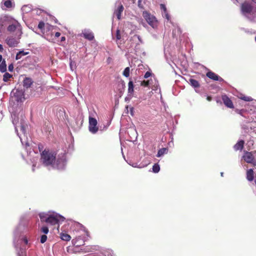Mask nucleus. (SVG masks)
Wrapping results in <instances>:
<instances>
[{
    "label": "nucleus",
    "instance_id": "a211bd4d",
    "mask_svg": "<svg viewBox=\"0 0 256 256\" xmlns=\"http://www.w3.org/2000/svg\"><path fill=\"white\" fill-rule=\"evenodd\" d=\"M254 171L253 170L250 168L246 172V179L249 182H252L254 180Z\"/></svg>",
    "mask_w": 256,
    "mask_h": 256
},
{
    "label": "nucleus",
    "instance_id": "ea45409f",
    "mask_svg": "<svg viewBox=\"0 0 256 256\" xmlns=\"http://www.w3.org/2000/svg\"><path fill=\"white\" fill-rule=\"evenodd\" d=\"M8 70L10 72H12L13 70V69H14V66H13V64H10L8 66Z\"/></svg>",
    "mask_w": 256,
    "mask_h": 256
},
{
    "label": "nucleus",
    "instance_id": "4c0bfd02",
    "mask_svg": "<svg viewBox=\"0 0 256 256\" xmlns=\"http://www.w3.org/2000/svg\"><path fill=\"white\" fill-rule=\"evenodd\" d=\"M116 37L118 40H120L121 36L120 34V31L119 30H117L116 31Z\"/></svg>",
    "mask_w": 256,
    "mask_h": 256
},
{
    "label": "nucleus",
    "instance_id": "49530a36",
    "mask_svg": "<svg viewBox=\"0 0 256 256\" xmlns=\"http://www.w3.org/2000/svg\"><path fill=\"white\" fill-rule=\"evenodd\" d=\"M2 50H3L2 46L0 44V52H2Z\"/></svg>",
    "mask_w": 256,
    "mask_h": 256
},
{
    "label": "nucleus",
    "instance_id": "58836bf2",
    "mask_svg": "<svg viewBox=\"0 0 256 256\" xmlns=\"http://www.w3.org/2000/svg\"><path fill=\"white\" fill-rule=\"evenodd\" d=\"M130 166H132L134 168H142V166H140L138 163H133L132 164H130Z\"/></svg>",
    "mask_w": 256,
    "mask_h": 256
},
{
    "label": "nucleus",
    "instance_id": "7ed1b4c3",
    "mask_svg": "<svg viewBox=\"0 0 256 256\" xmlns=\"http://www.w3.org/2000/svg\"><path fill=\"white\" fill-rule=\"evenodd\" d=\"M41 222H46L52 226L58 225L60 222H64L65 220L62 216L57 214H48L45 213L39 214ZM59 226H58V227Z\"/></svg>",
    "mask_w": 256,
    "mask_h": 256
},
{
    "label": "nucleus",
    "instance_id": "7c9ffc66",
    "mask_svg": "<svg viewBox=\"0 0 256 256\" xmlns=\"http://www.w3.org/2000/svg\"><path fill=\"white\" fill-rule=\"evenodd\" d=\"M44 26H45V24L42 21L40 22L38 24V28H40L42 32L43 33H44Z\"/></svg>",
    "mask_w": 256,
    "mask_h": 256
},
{
    "label": "nucleus",
    "instance_id": "39448f33",
    "mask_svg": "<svg viewBox=\"0 0 256 256\" xmlns=\"http://www.w3.org/2000/svg\"><path fill=\"white\" fill-rule=\"evenodd\" d=\"M154 80L155 82V84L154 85V87L152 86V82H153V80L150 78L149 80H137L136 78L134 79V80L133 81L134 84H138V85L137 86V87L138 88L139 86H148L150 87L152 90H157V88L158 86V84L156 82V80L155 78H154Z\"/></svg>",
    "mask_w": 256,
    "mask_h": 256
},
{
    "label": "nucleus",
    "instance_id": "e433bc0d",
    "mask_svg": "<svg viewBox=\"0 0 256 256\" xmlns=\"http://www.w3.org/2000/svg\"><path fill=\"white\" fill-rule=\"evenodd\" d=\"M152 75V72L148 71V72H146L144 75V78H148L150 76H151Z\"/></svg>",
    "mask_w": 256,
    "mask_h": 256
},
{
    "label": "nucleus",
    "instance_id": "cd10ccee",
    "mask_svg": "<svg viewBox=\"0 0 256 256\" xmlns=\"http://www.w3.org/2000/svg\"><path fill=\"white\" fill-rule=\"evenodd\" d=\"M12 77V75L10 74L8 72H6L3 76V80L4 82H8L10 78Z\"/></svg>",
    "mask_w": 256,
    "mask_h": 256
},
{
    "label": "nucleus",
    "instance_id": "9d476101",
    "mask_svg": "<svg viewBox=\"0 0 256 256\" xmlns=\"http://www.w3.org/2000/svg\"><path fill=\"white\" fill-rule=\"evenodd\" d=\"M160 8L162 11V14L164 18H166L168 22H170V16L168 14L166 8L164 4H160Z\"/></svg>",
    "mask_w": 256,
    "mask_h": 256
},
{
    "label": "nucleus",
    "instance_id": "4be33fe9",
    "mask_svg": "<svg viewBox=\"0 0 256 256\" xmlns=\"http://www.w3.org/2000/svg\"><path fill=\"white\" fill-rule=\"evenodd\" d=\"M168 148H164L160 149L156 154V156L158 158L163 156L164 154H166L168 152Z\"/></svg>",
    "mask_w": 256,
    "mask_h": 256
},
{
    "label": "nucleus",
    "instance_id": "2eb2a0df",
    "mask_svg": "<svg viewBox=\"0 0 256 256\" xmlns=\"http://www.w3.org/2000/svg\"><path fill=\"white\" fill-rule=\"evenodd\" d=\"M206 76L214 80H217L219 82H224V80L222 78L219 76L218 74H216L214 72H208L206 73Z\"/></svg>",
    "mask_w": 256,
    "mask_h": 256
},
{
    "label": "nucleus",
    "instance_id": "6e6552de",
    "mask_svg": "<svg viewBox=\"0 0 256 256\" xmlns=\"http://www.w3.org/2000/svg\"><path fill=\"white\" fill-rule=\"evenodd\" d=\"M88 128L89 130L92 132V134L96 133L98 130V127L97 126L98 122L97 120L90 116H89L88 118Z\"/></svg>",
    "mask_w": 256,
    "mask_h": 256
},
{
    "label": "nucleus",
    "instance_id": "5fc2aeb1",
    "mask_svg": "<svg viewBox=\"0 0 256 256\" xmlns=\"http://www.w3.org/2000/svg\"><path fill=\"white\" fill-rule=\"evenodd\" d=\"M70 66L71 68H72V62H70Z\"/></svg>",
    "mask_w": 256,
    "mask_h": 256
},
{
    "label": "nucleus",
    "instance_id": "6ab92c4d",
    "mask_svg": "<svg viewBox=\"0 0 256 256\" xmlns=\"http://www.w3.org/2000/svg\"><path fill=\"white\" fill-rule=\"evenodd\" d=\"M244 144V141L240 140L238 141L234 146V150H242L243 148Z\"/></svg>",
    "mask_w": 256,
    "mask_h": 256
},
{
    "label": "nucleus",
    "instance_id": "a19ab883",
    "mask_svg": "<svg viewBox=\"0 0 256 256\" xmlns=\"http://www.w3.org/2000/svg\"><path fill=\"white\" fill-rule=\"evenodd\" d=\"M134 36H136L137 37V38H138L139 42L141 43V44H142L143 43V41L142 40V38H140V36L138 35H135Z\"/></svg>",
    "mask_w": 256,
    "mask_h": 256
},
{
    "label": "nucleus",
    "instance_id": "6e6d98bb",
    "mask_svg": "<svg viewBox=\"0 0 256 256\" xmlns=\"http://www.w3.org/2000/svg\"><path fill=\"white\" fill-rule=\"evenodd\" d=\"M237 2H238L240 0H236Z\"/></svg>",
    "mask_w": 256,
    "mask_h": 256
},
{
    "label": "nucleus",
    "instance_id": "5701e85b",
    "mask_svg": "<svg viewBox=\"0 0 256 256\" xmlns=\"http://www.w3.org/2000/svg\"><path fill=\"white\" fill-rule=\"evenodd\" d=\"M12 7V3L10 0H6L4 2V6H2V10H5L6 8H10Z\"/></svg>",
    "mask_w": 256,
    "mask_h": 256
},
{
    "label": "nucleus",
    "instance_id": "603ef678",
    "mask_svg": "<svg viewBox=\"0 0 256 256\" xmlns=\"http://www.w3.org/2000/svg\"><path fill=\"white\" fill-rule=\"evenodd\" d=\"M220 175H221V176H223V175H224V172H222L220 173Z\"/></svg>",
    "mask_w": 256,
    "mask_h": 256
},
{
    "label": "nucleus",
    "instance_id": "2f4dec72",
    "mask_svg": "<svg viewBox=\"0 0 256 256\" xmlns=\"http://www.w3.org/2000/svg\"><path fill=\"white\" fill-rule=\"evenodd\" d=\"M7 29L8 32H14L16 29V26L14 24H10L8 26Z\"/></svg>",
    "mask_w": 256,
    "mask_h": 256
},
{
    "label": "nucleus",
    "instance_id": "412c9836",
    "mask_svg": "<svg viewBox=\"0 0 256 256\" xmlns=\"http://www.w3.org/2000/svg\"><path fill=\"white\" fill-rule=\"evenodd\" d=\"M12 122L14 124L15 126V128L16 130H17L18 128L20 127V130H22L23 132H24V126L22 123H20L19 125L18 121L15 119L13 120Z\"/></svg>",
    "mask_w": 256,
    "mask_h": 256
},
{
    "label": "nucleus",
    "instance_id": "c9c22d12",
    "mask_svg": "<svg viewBox=\"0 0 256 256\" xmlns=\"http://www.w3.org/2000/svg\"><path fill=\"white\" fill-rule=\"evenodd\" d=\"M47 240V236L45 234L42 235L40 237V242L42 244L44 243Z\"/></svg>",
    "mask_w": 256,
    "mask_h": 256
},
{
    "label": "nucleus",
    "instance_id": "f704fd0d",
    "mask_svg": "<svg viewBox=\"0 0 256 256\" xmlns=\"http://www.w3.org/2000/svg\"><path fill=\"white\" fill-rule=\"evenodd\" d=\"M240 98L246 102H250L252 100V98L250 96H244L241 97Z\"/></svg>",
    "mask_w": 256,
    "mask_h": 256
},
{
    "label": "nucleus",
    "instance_id": "f257e3e1",
    "mask_svg": "<svg viewBox=\"0 0 256 256\" xmlns=\"http://www.w3.org/2000/svg\"><path fill=\"white\" fill-rule=\"evenodd\" d=\"M56 152L45 149L40 153V160L45 166H51L58 169L62 168L66 164V156L64 154L56 157Z\"/></svg>",
    "mask_w": 256,
    "mask_h": 256
},
{
    "label": "nucleus",
    "instance_id": "9b49d317",
    "mask_svg": "<svg viewBox=\"0 0 256 256\" xmlns=\"http://www.w3.org/2000/svg\"><path fill=\"white\" fill-rule=\"evenodd\" d=\"M6 42V44L10 47H16L18 44V41L15 38L12 36L8 37Z\"/></svg>",
    "mask_w": 256,
    "mask_h": 256
},
{
    "label": "nucleus",
    "instance_id": "bb28decb",
    "mask_svg": "<svg viewBox=\"0 0 256 256\" xmlns=\"http://www.w3.org/2000/svg\"><path fill=\"white\" fill-rule=\"evenodd\" d=\"M28 52H24V51H20L16 55V60L20 59L22 56H26L28 54Z\"/></svg>",
    "mask_w": 256,
    "mask_h": 256
},
{
    "label": "nucleus",
    "instance_id": "3c124183",
    "mask_svg": "<svg viewBox=\"0 0 256 256\" xmlns=\"http://www.w3.org/2000/svg\"><path fill=\"white\" fill-rule=\"evenodd\" d=\"M254 3L256 4V0H252Z\"/></svg>",
    "mask_w": 256,
    "mask_h": 256
},
{
    "label": "nucleus",
    "instance_id": "dca6fc26",
    "mask_svg": "<svg viewBox=\"0 0 256 256\" xmlns=\"http://www.w3.org/2000/svg\"><path fill=\"white\" fill-rule=\"evenodd\" d=\"M33 83L32 79L30 78H26L23 81V86L26 88H29L31 86Z\"/></svg>",
    "mask_w": 256,
    "mask_h": 256
},
{
    "label": "nucleus",
    "instance_id": "c85d7f7f",
    "mask_svg": "<svg viewBox=\"0 0 256 256\" xmlns=\"http://www.w3.org/2000/svg\"><path fill=\"white\" fill-rule=\"evenodd\" d=\"M160 170V166L158 164H155L152 166V172L154 173H158Z\"/></svg>",
    "mask_w": 256,
    "mask_h": 256
},
{
    "label": "nucleus",
    "instance_id": "72a5a7b5",
    "mask_svg": "<svg viewBox=\"0 0 256 256\" xmlns=\"http://www.w3.org/2000/svg\"><path fill=\"white\" fill-rule=\"evenodd\" d=\"M40 231L45 234H47L49 230L47 226H44L41 228Z\"/></svg>",
    "mask_w": 256,
    "mask_h": 256
},
{
    "label": "nucleus",
    "instance_id": "393cba45",
    "mask_svg": "<svg viewBox=\"0 0 256 256\" xmlns=\"http://www.w3.org/2000/svg\"><path fill=\"white\" fill-rule=\"evenodd\" d=\"M6 70V64L4 60L0 63V72H4Z\"/></svg>",
    "mask_w": 256,
    "mask_h": 256
},
{
    "label": "nucleus",
    "instance_id": "79ce46f5",
    "mask_svg": "<svg viewBox=\"0 0 256 256\" xmlns=\"http://www.w3.org/2000/svg\"><path fill=\"white\" fill-rule=\"evenodd\" d=\"M61 35V34L59 32H56L54 34L55 38H58Z\"/></svg>",
    "mask_w": 256,
    "mask_h": 256
},
{
    "label": "nucleus",
    "instance_id": "20e7f679",
    "mask_svg": "<svg viewBox=\"0 0 256 256\" xmlns=\"http://www.w3.org/2000/svg\"><path fill=\"white\" fill-rule=\"evenodd\" d=\"M252 10V6L247 2H244L241 6V12L242 15L250 21H253L256 18Z\"/></svg>",
    "mask_w": 256,
    "mask_h": 256
},
{
    "label": "nucleus",
    "instance_id": "0eeeda50",
    "mask_svg": "<svg viewBox=\"0 0 256 256\" xmlns=\"http://www.w3.org/2000/svg\"><path fill=\"white\" fill-rule=\"evenodd\" d=\"M124 8L120 2L116 4L115 10L114 14L116 16L118 20H120L124 18Z\"/></svg>",
    "mask_w": 256,
    "mask_h": 256
},
{
    "label": "nucleus",
    "instance_id": "4d7b16f0",
    "mask_svg": "<svg viewBox=\"0 0 256 256\" xmlns=\"http://www.w3.org/2000/svg\"><path fill=\"white\" fill-rule=\"evenodd\" d=\"M174 34H175L174 30L173 31Z\"/></svg>",
    "mask_w": 256,
    "mask_h": 256
},
{
    "label": "nucleus",
    "instance_id": "37998d69",
    "mask_svg": "<svg viewBox=\"0 0 256 256\" xmlns=\"http://www.w3.org/2000/svg\"><path fill=\"white\" fill-rule=\"evenodd\" d=\"M66 40V37L65 36H62L60 38V42H64Z\"/></svg>",
    "mask_w": 256,
    "mask_h": 256
},
{
    "label": "nucleus",
    "instance_id": "f03ea898",
    "mask_svg": "<svg viewBox=\"0 0 256 256\" xmlns=\"http://www.w3.org/2000/svg\"><path fill=\"white\" fill-rule=\"evenodd\" d=\"M73 232L76 234V238L72 240V243L76 246H83L84 244L85 237L84 235L90 236V234L88 230L82 225L78 224L74 226Z\"/></svg>",
    "mask_w": 256,
    "mask_h": 256
},
{
    "label": "nucleus",
    "instance_id": "b1692460",
    "mask_svg": "<svg viewBox=\"0 0 256 256\" xmlns=\"http://www.w3.org/2000/svg\"><path fill=\"white\" fill-rule=\"evenodd\" d=\"M190 84L194 88H197L200 87V84L196 80L190 78L189 80Z\"/></svg>",
    "mask_w": 256,
    "mask_h": 256
},
{
    "label": "nucleus",
    "instance_id": "f3484780",
    "mask_svg": "<svg viewBox=\"0 0 256 256\" xmlns=\"http://www.w3.org/2000/svg\"><path fill=\"white\" fill-rule=\"evenodd\" d=\"M82 34L84 37L89 40H92L94 38V34L91 32L84 31Z\"/></svg>",
    "mask_w": 256,
    "mask_h": 256
},
{
    "label": "nucleus",
    "instance_id": "c756f323",
    "mask_svg": "<svg viewBox=\"0 0 256 256\" xmlns=\"http://www.w3.org/2000/svg\"><path fill=\"white\" fill-rule=\"evenodd\" d=\"M130 68L129 67H126L124 68L122 74L126 78H128L130 76Z\"/></svg>",
    "mask_w": 256,
    "mask_h": 256
},
{
    "label": "nucleus",
    "instance_id": "de8ad7c7",
    "mask_svg": "<svg viewBox=\"0 0 256 256\" xmlns=\"http://www.w3.org/2000/svg\"><path fill=\"white\" fill-rule=\"evenodd\" d=\"M2 56L1 54H0V63L2 62Z\"/></svg>",
    "mask_w": 256,
    "mask_h": 256
},
{
    "label": "nucleus",
    "instance_id": "4468645a",
    "mask_svg": "<svg viewBox=\"0 0 256 256\" xmlns=\"http://www.w3.org/2000/svg\"><path fill=\"white\" fill-rule=\"evenodd\" d=\"M138 84H134V82L130 80L128 83V96H132L134 92V88H137Z\"/></svg>",
    "mask_w": 256,
    "mask_h": 256
},
{
    "label": "nucleus",
    "instance_id": "8fccbe9b",
    "mask_svg": "<svg viewBox=\"0 0 256 256\" xmlns=\"http://www.w3.org/2000/svg\"><path fill=\"white\" fill-rule=\"evenodd\" d=\"M177 30H178V32L181 33V32H180V28H177Z\"/></svg>",
    "mask_w": 256,
    "mask_h": 256
},
{
    "label": "nucleus",
    "instance_id": "423d86ee",
    "mask_svg": "<svg viewBox=\"0 0 256 256\" xmlns=\"http://www.w3.org/2000/svg\"><path fill=\"white\" fill-rule=\"evenodd\" d=\"M142 16L146 22L153 28H156L158 26V21L156 17L150 14L147 11H144Z\"/></svg>",
    "mask_w": 256,
    "mask_h": 256
},
{
    "label": "nucleus",
    "instance_id": "09e8293b",
    "mask_svg": "<svg viewBox=\"0 0 256 256\" xmlns=\"http://www.w3.org/2000/svg\"><path fill=\"white\" fill-rule=\"evenodd\" d=\"M207 100H208V101H210L211 100H212V98L210 97V96H208L207 98Z\"/></svg>",
    "mask_w": 256,
    "mask_h": 256
},
{
    "label": "nucleus",
    "instance_id": "13d9d810",
    "mask_svg": "<svg viewBox=\"0 0 256 256\" xmlns=\"http://www.w3.org/2000/svg\"><path fill=\"white\" fill-rule=\"evenodd\" d=\"M18 256H20V255Z\"/></svg>",
    "mask_w": 256,
    "mask_h": 256
},
{
    "label": "nucleus",
    "instance_id": "f8f14e48",
    "mask_svg": "<svg viewBox=\"0 0 256 256\" xmlns=\"http://www.w3.org/2000/svg\"><path fill=\"white\" fill-rule=\"evenodd\" d=\"M222 99L226 106L230 108H234V104L232 101L226 95H222Z\"/></svg>",
    "mask_w": 256,
    "mask_h": 256
},
{
    "label": "nucleus",
    "instance_id": "864d4df0",
    "mask_svg": "<svg viewBox=\"0 0 256 256\" xmlns=\"http://www.w3.org/2000/svg\"><path fill=\"white\" fill-rule=\"evenodd\" d=\"M25 242H26V244H27V243H28V240H25Z\"/></svg>",
    "mask_w": 256,
    "mask_h": 256
},
{
    "label": "nucleus",
    "instance_id": "473e14b6",
    "mask_svg": "<svg viewBox=\"0 0 256 256\" xmlns=\"http://www.w3.org/2000/svg\"><path fill=\"white\" fill-rule=\"evenodd\" d=\"M118 86H120L119 90H120V92L122 93L124 89V81H122L120 83L118 84Z\"/></svg>",
    "mask_w": 256,
    "mask_h": 256
},
{
    "label": "nucleus",
    "instance_id": "a878e982",
    "mask_svg": "<svg viewBox=\"0 0 256 256\" xmlns=\"http://www.w3.org/2000/svg\"><path fill=\"white\" fill-rule=\"evenodd\" d=\"M60 236L62 240L65 241H69L71 238L69 234L63 232H62L60 234Z\"/></svg>",
    "mask_w": 256,
    "mask_h": 256
},
{
    "label": "nucleus",
    "instance_id": "a18cd8bd",
    "mask_svg": "<svg viewBox=\"0 0 256 256\" xmlns=\"http://www.w3.org/2000/svg\"><path fill=\"white\" fill-rule=\"evenodd\" d=\"M133 110H134V108H130V114L132 116L133 115Z\"/></svg>",
    "mask_w": 256,
    "mask_h": 256
},
{
    "label": "nucleus",
    "instance_id": "c03bdc74",
    "mask_svg": "<svg viewBox=\"0 0 256 256\" xmlns=\"http://www.w3.org/2000/svg\"><path fill=\"white\" fill-rule=\"evenodd\" d=\"M243 111H244V110H238V112L240 114V115L242 116V112H243Z\"/></svg>",
    "mask_w": 256,
    "mask_h": 256
},
{
    "label": "nucleus",
    "instance_id": "aec40b11",
    "mask_svg": "<svg viewBox=\"0 0 256 256\" xmlns=\"http://www.w3.org/2000/svg\"><path fill=\"white\" fill-rule=\"evenodd\" d=\"M148 2L146 0H138V6L140 9H144L145 6L148 5Z\"/></svg>",
    "mask_w": 256,
    "mask_h": 256
},
{
    "label": "nucleus",
    "instance_id": "1a4fd4ad",
    "mask_svg": "<svg viewBox=\"0 0 256 256\" xmlns=\"http://www.w3.org/2000/svg\"><path fill=\"white\" fill-rule=\"evenodd\" d=\"M242 158L247 163L252 164L254 162V158L252 152H244Z\"/></svg>",
    "mask_w": 256,
    "mask_h": 256
},
{
    "label": "nucleus",
    "instance_id": "ddd939ff",
    "mask_svg": "<svg viewBox=\"0 0 256 256\" xmlns=\"http://www.w3.org/2000/svg\"><path fill=\"white\" fill-rule=\"evenodd\" d=\"M14 97L15 100L18 102H21L22 98L24 97V92L21 90L18 89L13 90Z\"/></svg>",
    "mask_w": 256,
    "mask_h": 256
}]
</instances>
